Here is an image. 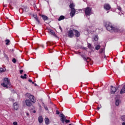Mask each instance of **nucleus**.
<instances>
[{
  "mask_svg": "<svg viewBox=\"0 0 125 125\" xmlns=\"http://www.w3.org/2000/svg\"><path fill=\"white\" fill-rule=\"evenodd\" d=\"M105 24L106 30L109 31L110 33H113V32L120 31V30H119L118 28L113 27V25H112V23H110L109 21L105 22Z\"/></svg>",
  "mask_w": 125,
  "mask_h": 125,
  "instance_id": "obj_1",
  "label": "nucleus"
},
{
  "mask_svg": "<svg viewBox=\"0 0 125 125\" xmlns=\"http://www.w3.org/2000/svg\"><path fill=\"white\" fill-rule=\"evenodd\" d=\"M1 85L3 87H5V88H10V87H12V85H11L10 81L7 78L4 79L3 83Z\"/></svg>",
  "mask_w": 125,
  "mask_h": 125,
  "instance_id": "obj_2",
  "label": "nucleus"
},
{
  "mask_svg": "<svg viewBox=\"0 0 125 125\" xmlns=\"http://www.w3.org/2000/svg\"><path fill=\"white\" fill-rule=\"evenodd\" d=\"M84 11L87 17V16H90V15H91V8L87 7L84 9Z\"/></svg>",
  "mask_w": 125,
  "mask_h": 125,
  "instance_id": "obj_3",
  "label": "nucleus"
},
{
  "mask_svg": "<svg viewBox=\"0 0 125 125\" xmlns=\"http://www.w3.org/2000/svg\"><path fill=\"white\" fill-rule=\"evenodd\" d=\"M26 95L28 97V98L30 99V101H31L32 103H36V98H35L34 95H31L29 93H26Z\"/></svg>",
  "mask_w": 125,
  "mask_h": 125,
  "instance_id": "obj_4",
  "label": "nucleus"
},
{
  "mask_svg": "<svg viewBox=\"0 0 125 125\" xmlns=\"http://www.w3.org/2000/svg\"><path fill=\"white\" fill-rule=\"evenodd\" d=\"M67 36L68 38H73L74 36L73 30H70L68 31Z\"/></svg>",
  "mask_w": 125,
  "mask_h": 125,
  "instance_id": "obj_5",
  "label": "nucleus"
},
{
  "mask_svg": "<svg viewBox=\"0 0 125 125\" xmlns=\"http://www.w3.org/2000/svg\"><path fill=\"white\" fill-rule=\"evenodd\" d=\"M25 104L26 106L28 107H31L32 106V101H31L30 100H26L25 101Z\"/></svg>",
  "mask_w": 125,
  "mask_h": 125,
  "instance_id": "obj_6",
  "label": "nucleus"
},
{
  "mask_svg": "<svg viewBox=\"0 0 125 125\" xmlns=\"http://www.w3.org/2000/svg\"><path fill=\"white\" fill-rule=\"evenodd\" d=\"M73 31L74 32V36H75L76 38H79L80 36H81L80 32H79L78 30L73 29Z\"/></svg>",
  "mask_w": 125,
  "mask_h": 125,
  "instance_id": "obj_7",
  "label": "nucleus"
},
{
  "mask_svg": "<svg viewBox=\"0 0 125 125\" xmlns=\"http://www.w3.org/2000/svg\"><path fill=\"white\" fill-rule=\"evenodd\" d=\"M104 9H106V10H110V9H111V6H110V4H104Z\"/></svg>",
  "mask_w": 125,
  "mask_h": 125,
  "instance_id": "obj_8",
  "label": "nucleus"
},
{
  "mask_svg": "<svg viewBox=\"0 0 125 125\" xmlns=\"http://www.w3.org/2000/svg\"><path fill=\"white\" fill-rule=\"evenodd\" d=\"M60 117H61V121L62 122L63 124L65 122V120H66V117H65V115H64L63 114H61L60 115Z\"/></svg>",
  "mask_w": 125,
  "mask_h": 125,
  "instance_id": "obj_9",
  "label": "nucleus"
},
{
  "mask_svg": "<svg viewBox=\"0 0 125 125\" xmlns=\"http://www.w3.org/2000/svg\"><path fill=\"white\" fill-rule=\"evenodd\" d=\"M76 13V9H71V12H70V16L73 17L75 14Z\"/></svg>",
  "mask_w": 125,
  "mask_h": 125,
  "instance_id": "obj_10",
  "label": "nucleus"
},
{
  "mask_svg": "<svg viewBox=\"0 0 125 125\" xmlns=\"http://www.w3.org/2000/svg\"><path fill=\"white\" fill-rule=\"evenodd\" d=\"M14 105V108L15 110H18V108H19V105H18V103H15L13 104Z\"/></svg>",
  "mask_w": 125,
  "mask_h": 125,
  "instance_id": "obj_11",
  "label": "nucleus"
},
{
  "mask_svg": "<svg viewBox=\"0 0 125 125\" xmlns=\"http://www.w3.org/2000/svg\"><path fill=\"white\" fill-rule=\"evenodd\" d=\"M111 93L112 94L115 93L117 91V88L115 87H113L112 85L111 86Z\"/></svg>",
  "mask_w": 125,
  "mask_h": 125,
  "instance_id": "obj_12",
  "label": "nucleus"
},
{
  "mask_svg": "<svg viewBox=\"0 0 125 125\" xmlns=\"http://www.w3.org/2000/svg\"><path fill=\"white\" fill-rule=\"evenodd\" d=\"M83 59L84 60H85L87 63H89L92 61L91 59L89 58H83Z\"/></svg>",
  "mask_w": 125,
  "mask_h": 125,
  "instance_id": "obj_13",
  "label": "nucleus"
},
{
  "mask_svg": "<svg viewBox=\"0 0 125 125\" xmlns=\"http://www.w3.org/2000/svg\"><path fill=\"white\" fill-rule=\"evenodd\" d=\"M38 121L40 124L42 123V122H43V118H42V116H39L38 117Z\"/></svg>",
  "mask_w": 125,
  "mask_h": 125,
  "instance_id": "obj_14",
  "label": "nucleus"
},
{
  "mask_svg": "<svg viewBox=\"0 0 125 125\" xmlns=\"http://www.w3.org/2000/svg\"><path fill=\"white\" fill-rule=\"evenodd\" d=\"M33 17L35 18L37 22H38V24H40V20L38 19V16L37 15H33Z\"/></svg>",
  "mask_w": 125,
  "mask_h": 125,
  "instance_id": "obj_15",
  "label": "nucleus"
},
{
  "mask_svg": "<svg viewBox=\"0 0 125 125\" xmlns=\"http://www.w3.org/2000/svg\"><path fill=\"white\" fill-rule=\"evenodd\" d=\"M121 104V101L120 100H116L115 101L116 106H119Z\"/></svg>",
  "mask_w": 125,
  "mask_h": 125,
  "instance_id": "obj_16",
  "label": "nucleus"
},
{
  "mask_svg": "<svg viewBox=\"0 0 125 125\" xmlns=\"http://www.w3.org/2000/svg\"><path fill=\"white\" fill-rule=\"evenodd\" d=\"M121 94H123V93H125V85H124L122 89H121L120 91Z\"/></svg>",
  "mask_w": 125,
  "mask_h": 125,
  "instance_id": "obj_17",
  "label": "nucleus"
},
{
  "mask_svg": "<svg viewBox=\"0 0 125 125\" xmlns=\"http://www.w3.org/2000/svg\"><path fill=\"white\" fill-rule=\"evenodd\" d=\"M42 17L43 20H44V21H45V20H47V19H48V18L47 17V16L44 15H42Z\"/></svg>",
  "mask_w": 125,
  "mask_h": 125,
  "instance_id": "obj_18",
  "label": "nucleus"
},
{
  "mask_svg": "<svg viewBox=\"0 0 125 125\" xmlns=\"http://www.w3.org/2000/svg\"><path fill=\"white\" fill-rule=\"evenodd\" d=\"M64 19H65V17L64 16H61L58 19V21H61V20H64Z\"/></svg>",
  "mask_w": 125,
  "mask_h": 125,
  "instance_id": "obj_19",
  "label": "nucleus"
},
{
  "mask_svg": "<svg viewBox=\"0 0 125 125\" xmlns=\"http://www.w3.org/2000/svg\"><path fill=\"white\" fill-rule=\"evenodd\" d=\"M45 122L46 125H49V119L48 118H45Z\"/></svg>",
  "mask_w": 125,
  "mask_h": 125,
  "instance_id": "obj_20",
  "label": "nucleus"
},
{
  "mask_svg": "<svg viewBox=\"0 0 125 125\" xmlns=\"http://www.w3.org/2000/svg\"><path fill=\"white\" fill-rule=\"evenodd\" d=\"M69 7L71 9H75V5H74L73 3H71L69 5Z\"/></svg>",
  "mask_w": 125,
  "mask_h": 125,
  "instance_id": "obj_21",
  "label": "nucleus"
},
{
  "mask_svg": "<svg viewBox=\"0 0 125 125\" xmlns=\"http://www.w3.org/2000/svg\"><path fill=\"white\" fill-rule=\"evenodd\" d=\"M100 47H101V46L100 45H97L95 47V49L96 50H99V49H100Z\"/></svg>",
  "mask_w": 125,
  "mask_h": 125,
  "instance_id": "obj_22",
  "label": "nucleus"
},
{
  "mask_svg": "<svg viewBox=\"0 0 125 125\" xmlns=\"http://www.w3.org/2000/svg\"><path fill=\"white\" fill-rule=\"evenodd\" d=\"M27 77V74H24L23 76V75L21 76V79H27V77Z\"/></svg>",
  "mask_w": 125,
  "mask_h": 125,
  "instance_id": "obj_23",
  "label": "nucleus"
},
{
  "mask_svg": "<svg viewBox=\"0 0 125 125\" xmlns=\"http://www.w3.org/2000/svg\"><path fill=\"white\" fill-rule=\"evenodd\" d=\"M5 71V69L3 68H0V73H3Z\"/></svg>",
  "mask_w": 125,
  "mask_h": 125,
  "instance_id": "obj_24",
  "label": "nucleus"
},
{
  "mask_svg": "<svg viewBox=\"0 0 125 125\" xmlns=\"http://www.w3.org/2000/svg\"><path fill=\"white\" fill-rule=\"evenodd\" d=\"M87 45H88V48H89L90 49H91V48H92V46H91V44L90 43H88Z\"/></svg>",
  "mask_w": 125,
  "mask_h": 125,
  "instance_id": "obj_25",
  "label": "nucleus"
},
{
  "mask_svg": "<svg viewBox=\"0 0 125 125\" xmlns=\"http://www.w3.org/2000/svg\"><path fill=\"white\" fill-rule=\"evenodd\" d=\"M50 33L51 34V35H52L53 36H56L55 35V33H54V31L53 30H50Z\"/></svg>",
  "mask_w": 125,
  "mask_h": 125,
  "instance_id": "obj_26",
  "label": "nucleus"
},
{
  "mask_svg": "<svg viewBox=\"0 0 125 125\" xmlns=\"http://www.w3.org/2000/svg\"><path fill=\"white\" fill-rule=\"evenodd\" d=\"M121 120L123 121V122H125V115L121 116Z\"/></svg>",
  "mask_w": 125,
  "mask_h": 125,
  "instance_id": "obj_27",
  "label": "nucleus"
},
{
  "mask_svg": "<svg viewBox=\"0 0 125 125\" xmlns=\"http://www.w3.org/2000/svg\"><path fill=\"white\" fill-rule=\"evenodd\" d=\"M94 41H95V42H97V41H98V37H97V36H95V37L94 38Z\"/></svg>",
  "mask_w": 125,
  "mask_h": 125,
  "instance_id": "obj_28",
  "label": "nucleus"
},
{
  "mask_svg": "<svg viewBox=\"0 0 125 125\" xmlns=\"http://www.w3.org/2000/svg\"><path fill=\"white\" fill-rule=\"evenodd\" d=\"M5 42L6 45H8V44L9 43V42H10V41H9V40H6Z\"/></svg>",
  "mask_w": 125,
  "mask_h": 125,
  "instance_id": "obj_29",
  "label": "nucleus"
},
{
  "mask_svg": "<svg viewBox=\"0 0 125 125\" xmlns=\"http://www.w3.org/2000/svg\"><path fill=\"white\" fill-rule=\"evenodd\" d=\"M104 51V48H102L101 49L100 51V53H103V52Z\"/></svg>",
  "mask_w": 125,
  "mask_h": 125,
  "instance_id": "obj_30",
  "label": "nucleus"
},
{
  "mask_svg": "<svg viewBox=\"0 0 125 125\" xmlns=\"http://www.w3.org/2000/svg\"><path fill=\"white\" fill-rule=\"evenodd\" d=\"M12 62L13 63H16V59L13 58V60H12Z\"/></svg>",
  "mask_w": 125,
  "mask_h": 125,
  "instance_id": "obj_31",
  "label": "nucleus"
},
{
  "mask_svg": "<svg viewBox=\"0 0 125 125\" xmlns=\"http://www.w3.org/2000/svg\"><path fill=\"white\" fill-rule=\"evenodd\" d=\"M28 82H29V83H32L33 84L35 83L33 82V81H32V80H31V79H29V80H28Z\"/></svg>",
  "mask_w": 125,
  "mask_h": 125,
  "instance_id": "obj_32",
  "label": "nucleus"
},
{
  "mask_svg": "<svg viewBox=\"0 0 125 125\" xmlns=\"http://www.w3.org/2000/svg\"><path fill=\"white\" fill-rule=\"evenodd\" d=\"M117 9H118V10H119L120 11H121L122 10V8H121V7H117Z\"/></svg>",
  "mask_w": 125,
  "mask_h": 125,
  "instance_id": "obj_33",
  "label": "nucleus"
},
{
  "mask_svg": "<svg viewBox=\"0 0 125 125\" xmlns=\"http://www.w3.org/2000/svg\"><path fill=\"white\" fill-rule=\"evenodd\" d=\"M65 122L66 124H68V123H70V120H65Z\"/></svg>",
  "mask_w": 125,
  "mask_h": 125,
  "instance_id": "obj_34",
  "label": "nucleus"
},
{
  "mask_svg": "<svg viewBox=\"0 0 125 125\" xmlns=\"http://www.w3.org/2000/svg\"><path fill=\"white\" fill-rule=\"evenodd\" d=\"M49 51L50 53H52V52H53V50L52 49H50Z\"/></svg>",
  "mask_w": 125,
  "mask_h": 125,
  "instance_id": "obj_35",
  "label": "nucleus"
},
{
  "mask_svg": "<svg viewBox=\"0 0 125 125\" xmlns=\"http://www.w3.org/2000/svg\"><path fill=\"white\" fill-rule=\"evenodd\" d=\"M13 125H18V124H17V122H13Z\"/></svg>",
  "mask_w": 125,
  "mask_h": 125,
  "instance_id": "obj_36",
  "label": "nucleus"
},
{
  "mask_svg": "<svg viewBox=\"0 0 125 125\" xmlns=\"http://www.w3.org/2000/svg\"><path fill=\"white\" fill-rule=\"evenodd\" d=\"M90 65H92L93 64V61H91L89 62Z\"/></svg>",
  "mask_w": 125,
  "mask_h": 125,
  "instance_id": "obj_37",
  "label": "nucleus"
},
{
  "mask_svg": "<svg viewBox=\"0 0 125 125\" xmlns=\"http://www.w3.org/2000/svg\"><path fill=\"white\" fill-rule=\"evenodd\" d=\"M56 114H57V115H59V114H60L59 111L56 110Z\"/></svg>",
  "mask_w": 125,
  "mask_h": 125,
  "instance_id": "obj_38",
  "label": "nucleus"
},
{
  "mask_svg": "<svg viewBox=\"0 0 125 125\" xmlns=\"http://www.w3.org/2000/svg\"><path fill=\"white\" fill-rule=\"evenodd\" d=\"M22 73H23V70H21L20 71V74H22Z\"/></svg>",
  "mask_w": 125,
  "mask_h": 125,
  "instance_id": "obj_39",
  "label": "nucleus"
},
{
  "mask_svg": "<svg viewBox=\"0 0 125 125\" xmlns=\"http://www.w3.org/2000/svg\"><path fill=\"white\" fill-rule=\"evenodd\" d=\"M60 29L61 30V32H62V27L61 26H59Z\"/></svg>",
  "mask_w": 125,
  "mask_h": 125,
  "instance_id": "obj_40",
  "label": "nucleus"
},
{
  "mask_svg": "<svg viewBox=\"0 0 125 125\" xmlns=\"http://www.w3.org/2000/svg\"><path fill=\"white\" fill-rule=\"evenodd\" d=\"M40 46H41V47H42V48L44 47V46L43 45H41Z\"/></svg>",
  "mask_w": 125,
  "mask_h": 125,
  "instance_id": "obj_41",
  "label": "nucleus"
},
{
  "mask_svg": "<svg viewBox=\"0 0 125 125\" xmlns=\"http://www.w3.org/2000/svg\"><path fill=\"white\" fill-rule=\"evenodd\" d=\"M45 110H46V111H47L48 110V108L46 106L45 107Z\"/></svg>",
  "mask_w": 125,
  "mask_h": 125,
  "instance_id": "obj_42",
  "label": "nucleus"
},
{
  "mask_svg": "<svg viewBox=\"0 0 125 125\" xmlns=\"http://www.w3.org/2000/svg\"><path fill=\"white\" fill-rule=\"evenodd\" d=\"M26 115H27V116H29V113H28V112L26 113Z\"/></svg>",
  "mask_w": 125,
  "mask_h": 125,
  "instance_id": "obj_43",
  "label": "nucleus"
},
{
  "mask_svg": "<svg viewBox=\"0 0 125 125\" xmlns=\"http://www.w3.org/2000/svg\"><path fill=\"white\" fill-rule=\"evenodd\" d=\"M122 125H125V122H123V123H122Z\"/></svg>",
  "mask_w": 125,
  "mask_h": 125,
  "instance_id": "obj_44",
  "label": "nucleus"
},
{
  "mask_svg": "<svg viewBox=\"0 0 125 125\" xmlns=\"http://www.w3.org/2000/svg\"><path fill=\"white\" fill-rule=\"evenodd\" d=\"M25 9H26V11H28V8H26Z\"/></svg>",
  "mask_w": 125,
  "mask_h": 125,
  "instance_id": "obj_45",
  "label": "nucleus"
},
{
  "mask_svg": "<svg viewBox=\"0 0 125 125\" xmlns=\"http://www.w3.org/2000/svg\"><path fill=\"white\" fill-rule=\"evenodd\" d=\"M99 109H100V107H97V109H98V110H99Z\"/></svg>",
  "mask_w": 125,
  "mask_h": 125,
  "instance_id": "obj_46",
  "label": "nucleus"
},
{
  "mask_svg": "<svg viewBox=\"0 0 125 125\" xmlns=\"http://www.w3.org/2000/svg\"><path fill=\"white\" fill-rule=\"evenodd\" d=\"M33 113H36V110L33 111Z\"/></svg>",
  "mask_w": 125,
  "mask_h": 125,
  "instance_id": "obj_47",
  "label": "nucleus"
},
{
  "mask_svg": "<svg viewBox=\"0 0 125 125\" xmlns=\"http://www.w3.org/2000/svg\"><path fill=\"white\" fill-rule=\"evenodd\" d=\"M37 48H35V50H37Z\"/></svg>",
  "mask_w": 125,
  "mask_h": 125,
  "instance_id": "obj_48",
  "label": "nucleus"
},
{
  "mask_svg": "<svg viewBox=\"0 0 125 125\" xmlns=\"http://www.w3.org/2000/svg\"><path fill=\"white\" fill-rule=\"evenodd\" d=\"M22 9H20V10H22Z\"/></svg>",
  "mask_w": 125,
  "mask_h": 125,
  "instance_id": "obj_49",
  "label": "nucleus"
},
{
  "mask_svg": "<svg viewBox=\"0 0 125 125\" xmlns=\"http://www.w3.org/2000/svg\"><path fill=\"white\" fill-rule=\"evenodd\" d=\"M35 86L37 85V84H35Z\"/></svg>",
  "mask_w": 125,
  "mask_h": 125,
  "instance_id": "obj_50",
  "label": "nucleus"
},
{
  "mask_svg": "<svg viewBox=\"0 0 125 125\" xmlns=\"http://www.w3.org/2000/svg\"><path fill=\"white\" fill-rule=\"evenodd\" d=\"M69 125H72V124H70Z\"/></svg>",
  "mask_w": 125,
  "mask_h": 125,
  "instance_id": "obj_51",
  "label": "nucleus"
},
{
  "mask_svg": "<svg viewBox=\"0 0 125 125\" xmlns=\"http://www.w3.org/2000/svg\"><path fill=\"white\" fill-rule=\"evenodd\" d=\"M5 6H4V7H5Z\"/></svg>",
  "mask_w": 125,
  "mask_h": 125,
  "instance_id": "obj_52",
  "label": "nucleus"
},
{
  "mask_svg": "<svg viewBox=\"0 0 125 125\" xmlns=\"http://www.w3.org/2000/svg\"><path fill=\"white\" fill-rule=\"evenodd\" d=\"M22 10H23V11H24V9H22Z\"/></svg>",
  "mask_w": 125,
  "mask_h": 125,
  "instance_id": "obj_53",
  "label": "nucleus"
},
{
  "mask_svg": "<svg viewBox=\"0 0 125 125\" xmlns=\"http://www.w3.org/2000/svg\"><path fill=\"white\" fill-rule=\"evenodd\" d=\"M87 65H88V63H87Z\"/></svg>",
  "mask_w": 125,
  "mask_h": 125,
  "instance_id": "obj_54",
  "label": "nucleus"
}]
</instances>
